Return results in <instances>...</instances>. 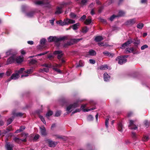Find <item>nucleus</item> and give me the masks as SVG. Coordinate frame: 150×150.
<instances>
[{"mask_svg":"<svg viewBox=\"0 0 150 150\" xmlns=\"http://www.w3.org/2000/svg\"><path fill=\"white\" fill-rule=\"evenodd\" d=\"M6 147L7 150H12L13 145L10 143H7L6 145Z\"/></svg>","mask_w":150,"mask_h":150,"instance_id":"6ab92c4d","label":"nucleus"},{"mask_svg":"<svg viewBox=\"0 0 150 150\" xmlns=\"http://www.w3.org/2000/svg\"><path fill=\"white\" fill-rule=\"evenodd\" d=\"M25 129V127L24 126H21L20 127V129L21 130V131H23Z\"/></svg>","mask_w":150,"mask_h":150,"instance_id":"774afa93","label":"nucleus"},{"mask_svg":"<svg viewBox=\"0 0 150 150\" xmlns=\"http://www.w3.org/2000/svg\"><path fill=\"white\" fill-rule=\"evenodd\" d=\"M56 23L57 24H59L61 26H64L65 25V24L64 22V20L63 21H62V20H59L58 21H57Z\"/></svg>","mask_w":150,"mask_h":150,"instance_id":"bb28decb","label":"nucleus"},{"mask_svg":"<svg viewBox=\"0 0 150 150\" xmlns=\"http://www.w3.org/2000/svg\"><path fill=\"white\" fill-rule=\"evenodd\" d=\"M89 62L90 63L92 64H94L96 62V61L94 59H90L89 60Z\"/></svg>","mask_w":150,"mask_h":150,"instance_id":"603ef678","label":"nucleus"},{"mask_svg":"<svg viewBox=\"0 0 150 150\" xmlns=\"http://www.w3.org/2000/svg\"><path fill=\"white\" fill-rule=\"evenodd\" d=\"M11 50H9L7 51L6 52V54L8 56L11 54Z\"/></svg>","mask_w":150,"mask_h":150,"instance_id":"13d9d810","label":"nucleus"},{"mask_svg":"<svg viewBox=\"0 0 150 150\" xmlns=\"http://www.w3.org/2000/svg\"><path fill=\"white\" fill-rule=\"evenodd\" d=\"M42 66L45 67L46 68H50L52 67V64H45L42 65Z\"/></svg>","mask_w":150,"mask_h":150,"instance_id":"f704fd0d","label":"nucleus"},{"mask_svg":"<svg viewBox=\"0 0 150 150\" xmlns=\"http://www.w3.org/2000/svg\"><path fill=\"white\" fill-rule=\"evenodd\" d=\"M148 47V46L147 45H144L141 47V49L142 50H144L145 48H147Z\"/></svg>","mask_w":150,"mask_h":150,"instance_id":"de8ad7c7","label":"nucleus"},{"mask_svg":"<svg viewBox=\"0 0 150 150\" xmlns=\"http://www.w3.org/2000/svg\"><path fill=\"white\" fill-rule=\"evenodd\" d=\"M118 16H117L113 15L112 16H111L110 18V20L111 21H112L116 17H117Z\"/></svg>","mask_w":150,"mask_h":150,"instance_id":"49530a36","label":"nucleus"},{"mask_svg":"<svg viewBox=\"0 0 150 150\" xmlns=\"http://www.w3.org/2000/svg\"><path fill=\"white\" fill-rule=\"evenodd\" d=\"M53 114V112L52 111L49 110V111L47 112V113L46 114V116L48 118H49V117L52 115Z\"/></svg>","mask_w":150,"mask_h":150,"instance_id":"7c9ffc66","label":"nucleus"},{"mask_svg":"<svg viewBox=\"0 0 150 150\" xmlns=\"http://www.w3.org/2000/svg\"><path fill=\"white\" fill-rule=\"evenodd\" d=\"M109 119H107L105 121V125L106 127L108 128V121Z\"/></svg>","mask_w":150,"mask_h":150,"instance_id":"3c124183","label":"nucleus"},{"mask_svg":"<svg viewBox=\"0 0 150 150\" xmlns=\"http://www.w3.org/2000/svg\"><path fill=\"white\" fill-rule=\"evenodd\" d=\"M118 130L119 131L122 132V131L123 126L121 123H120L118 124Z\"/></svg>","mask_w":150,"mask_h":150,"instance_id":"a878e982","label":"nucleus"},{"mask_svg":"<svg viewBox=\"0 0 150 150\" xmlns=\"http://www.w3.org/2000/svg\"><path fill=\"white\" fill-rule=\"evenodd\" d=\"M103 54L106 56L109 57H112L114 55V54L109 52L108 51H105L103 52Z\"/></svg>","mask_w":150,"mask_h":150,"instance_id":"f3484780","label":"nucleus"},{"mask_svg":"<svg viewBox=\"0 0 150 150\" xmlns=\"http://www.w3.org/2000/svg\"><path fill=\"white\" fill-rule=\"evenodd\" d=\"M12 72L10 70H8L6 72V75L9 76L11 75Z\"/></svg>","mask_w":150,"mask_h":150,"instance_id":"6e6d98bb","label":"nucleus"},{"mask_svg":"<svg viewBox=\"0 0 150 150\" xmlns=\"http://www.w3.org/2000/svg\"><path fill=\"white\" fill-rule=\"evenodd\" d=\"M39 117L41 121L43 122V123L44 124H45L46 122L44 118L42 116H40Z\"/></svg>","mask_w":150,"mask_h":150,"instance_id":"4c0bfd02","label":"nucleus"},{"mask_svg":"<svg viewBox=\"0 0 150 150\" xmlns=\"http://www.w3.org/2000/svg\"><path fill=\"white\" fill-rule=\"evenodd\" d=\"M33 72V69H30L28 70L26 72L27 73L25 74H23L21 76V77L22 78H23V77H27L28 76V74H30Z\"/></svg>","mask_w":150,"mask_h":150,"instance_id":"aec40b11","label":"nucleus"},{"mask_svg":"<svg viewBox=\"0 0 150 150\" xmlns=\"http://www.w3.org/2000/svg\"><path fill=\"white\" fill-rule=\"evenodd\" d=\"M79 25V23H77L74 24L73 25L71 26L72 27L73 29L74 30H76L78 29V27Z\"/></svg>","mask_w":150,"mask_h":150,"instance_id":"393cba45","label":"nucleus"},{"mask_svg":"<svg viewBox=\"0 0 150 150\" xmlns=\"http://www.w3.org/2000/svg\"><path fill=\"white\" fill-rule=\"evenodd\" d=\"M99 20L100 21L104 24H106V21L104 19L102 18H100Z\"/></svg>","mask_w":150,"mask_h":150,"instance_id":"a18cd8bd","label":"nucleus"},{"mask_svg":"<svg viewBox=\"0 0 150 150\" xmlns=\"http://www.w3.org/2000/svg\"><path fill=\"white\" fill-rule=\"evenodd\" d=\"M108 67L107 65H103L100 66L99 69L101 70H104L108 69Z\"/></svg>","mask_w":150,"mask_h":150,"instance_id":"b1692460","label":"nucleus"},{"mask_svg":"<svg viewBox=\"0 0 150 150\" xmlns=\"http://www.w3.org/2000/svg\"><path fill=\"white\" fill-rule=\"evenodd\" d=\"M125 14V12L122 11H120L119 12L118 15L117 16H123Z\"/></svg>","mask_w":150,"mask_h":150,"instance_id":"c756f323","label":"nucleus"},{"mask_svg":"<svg viewBox=\"0 0 150 150\" xmlns=\"http://www.w3.org/2000/svg\"><path fill=\"white\" fill-rule=\"evenodd\" d=\"M61 112L60 111H57L55 114V116L56 117H58L60 115Z\"/></svg>","mask_w":150,"mask_h":150,"instance_id":"37998d69","label":"nucleus"},{"mask_svg":"<svg viewBox=\"0 0 150 150\" xmlns=\"http://www.w3.org/2000/svg\"><path fill=\"white\" fill-rule=\"evenodd\" d=\"M95 11H94V9H92L91 11V14L92 15H93L94 14H95Z\"/></svg>","mask_w":150,"mask_h":150,"instance_id":"338daca9","label":"nucleus"},{"mask_svg":"<svg viewBox=\"0 0 150 150\" xmlns=\"http://www.w3.org/2000/svg\"><path fill=\"white\" fill-rule=\"evenodd\" d=\"M84 65L83 63L81 61H80L79 62V64H77L76 66V67H82Z\"/></svg>","mask_w":150,"mask_h":150,"instance_id":"473e14b6","label":"nucleus"},{"mask_svg":"<svg viewBox=\"0 0 150 150\" xmlns=\"http://www.w3.org/2000/svg\"><path fill=\"white\" fill-rule=\"evenodd\" d=\"M64 22L65 25H68L69 24L75 23V21L74 20L67 18L64 19Z\"/></svg>","mask_w":150,"mask_h":150,"instance_id":"6e6552de","label":"nucleus"},{"mask_svg":"<svg viewBox=\"0 0 150 150\" xmlns=\"http://www.w3.org/2000/svg\"><path fill=\"white\" fill-rule=\"evenodd\" d=\"M40 132L41 135L43 136H45L47 134V133L46 132V129L43 126L40 127Z\"/></svg>","mask_w":150,"mask_h":150,"instance_id":"f8f14e48","label":"nucleus"},{"mask_svg":"<svg viewBox=\"0 0 150 150\" xmlns=\"http://www.w3.org/2000/svg\"><path fill=\"white\" fill-rule=\"evenodd\" d=\"M54 20L55 19L53 18L50 21V22L51 24L52 25H54Z\"/></svg>","mask_w":150,"mask_h":150,"instance_id":"680f3d73","label":"nucleus"},{"mask_svg":"<svg viewBox=\"0 0 150 150\" xmlns=\"http://www.w3.org/2000/svg\"><path fill=\"white\" fill-rule=\"evenodd\" d=\"M132 41L131 39H129L127 42L123 44L122 45V47L123 48H125L128 46L131 43Z\"/></svg>","mask_w":150,"mask_h":150,"instance_id":"dca6fc26","label":"nucleus"},{"mask_svg":"<svg viewBox=\"0 0 150 150\" xmlns=\"http://www.w3.org/2000/svg\"><path fill=\"white\" fill-rule=\"evenodd\" d=\"M134 50V48L133 47H131L129 48H127L125 50V51L126 52H133Z\"/></svg>","mask_w":150,"mask_h":150,"instance_id":"2f4dec72","label":"nucleus"},{"mask_svg":"<svg viewBox=\"0 0 150 150\" xmlns=\"http://www.w3.org/2000/svg\"><path fill=\"white\" fill-rule=\"evenodd\" d=\"M34 4L36 5H45V6L46 7H50V5L49 3L47 2L45 3L44 1H36L34 2Z\"/></svg>","mask_w":150,"mask_h":150,"instance_id":"39448f33","label":"nucleus"},{"mask_svg":"<svg viewBox=\"0 0 150 150\" xmlns=\"http://www.w3.org/2000/svg\"><path fill=\"white\" fill-rule=\"evenodd\" d=\"M87 119L88 120H91L93 119V117L92 115H89Z\"/></svg>","mask_w":150,"mask_h":150,"instance_id":"052dcab7","label":"nucleus"},{"mask_svg":"<svg viewBox=\"0 0 150 150\" xmlns=\"http://www.w3.org/2000/svg\"><path fill=\"white\" fill-rule=\"evenodd\" d=\"M40 136L38 134H36L35 135L33 139V141H36L39 138Z\"/></svg>","mask_w":150,"mask_h":150,"instance_id":"c9c22d12","label":"nucleus"},{"mask_svg":"<svg viewBox=\"0 0 150 150\" xmlns=\"http://www.w3.org/2000/svg\"><path fill=\"white\" fill-rule=\"evenodd\" d=\"M45 42V39H42L40 41V43L41 44H44Z\"/></svg>","mask_w":150,"mask_h":150,"instance_id":"864d4df0","label":"nucleus"},{"mask_svg":"<svg viewBox=\"0 0 150 150\" xmlns=\"http://www.w3.org/2000/svg\"><path fill=\"white\" fill-rule=\"evenodd\" d=\"M128 56H118L116 59V60L118 61V63L120 64H122L127 62V59L125 57H127Z\"/></svg>","mask_w":150,"mask_h":150,"instance_id":"7ed1b4c3","label":"nucleus"},{"mask_svg":"<svg viewBox=\"0 0 150 150\" xmlns=\"http://www.w3.org/2000/svg\"><path fill=\"white\" fill-rule=\"evenodd\" d=\"M7 130L8 131L12 130V127L11 126H9L7 128Z\"/></svg>","mask_w":150,"mask_h":150,"instance_id":"69168bd1","label":"nucleus"},{"mask_svg":"<svg viewBox=\"0 0 150 150\" xmlns=\"http://www.w3.org/2000/svg\"><path fill=\"white\" fill-rule=\"evenodd\" d=\"M134 122L132 120L129 121V128L132 129L136 130L137 129V127L134 125Z\"/></svg>","mask_w":150,"mask_h":150,"instance_id":"423d86ee","label":"nucleus"},{"mask_svg":"<svg viewBox=\"0 0 150 150\" xmlns=\"http://www.w3.org/2000/svg\"><path fill=\"white\" fill-rule=\"evenodd\" d=\"M91 17L89 16L85 21V23L86 25L89 24L91 22Z\"/></svg>","mask_w":150,"mask_h":150,"instance_id":"5701e85b","label":"nucleus"},{"mask_svg":"<svg viewBox=\"0 0 150 150\" xmlns=\"http://www.w3.org/2000/svg\"><path fill=\"white\" fill-rule=\"evenodd\" d=\"M88 29L87 27H85L82 29V32L84 33H86L88 31Z\"/></svg>","mask_w":150,"mask_h":150,"instance_id":"a19ab883","label":"nucleus"},{"mask_svg":"<svg viewBox=\"0 0 150 150\" xmlns=\"http://www.w3.org/2000/svg\"><path fill=\"white\" fill-rule=\"evenodd\" d=\"M89 54L91 56H93L96 54V52L93 50H91L89 51Z\"/></svg>","mask_w":150,"mask_h":150,"instance_id":"c85d7f7f","label":"nucleus"},{"mask_svg":"<svg viewBox=\"0 0 150 150\" xmlns=\"http://www.w3.org/2000/svg\"><path fill=\"white\" fill-rule=\"evenodd\" d=\"M86 18V16L85 15H84L81 17L80 19V21H83Z\"/></svg>","mask_w":150,"mask_h":150,"instance_id":"4d7b16f0","label":"nucleus"},{"mask_svg":"<svg viewBox=\"0 0 150 150\" xmlns=\"http://www.w3.org/2000/svg\"><path fill=\"white\" fill-rule=\"evenodd\" d=\"M28 135V134H27L23 133L22 134V137L23 136L24 137V139H19L18 137H15L14 138L13 140L15 142L18 143H20L23 142H25L26 141V139Z\"/></svg>","mask_w":150,"mask_h":150,"instance_id":"20e7f679","label":"nucleus"},{"mask_svg":"<svg viewBox=\"0 0 150 150\" xmlns=\"http://www.w3.org/2000/svg\"><path fill=\"white\" fill-rule=\"evenodd\" d=\"M53 69L55 71H57V72L59 73H61V71L57 69L56 68H53Z\"/></svg>","mask_w":150,"mask_h":150,"instance_id":"09e8293b","label":"nucleus"},{"mask_svg":"<svg viewBox=\"0 0 150 150\" xmlns=\"http://www.w3.org/2000/svg\"><path fill=\"white\" fill-rule=\"evenodd\" d=\"M16 55H13L11 57L9 58L7 61L8 64H10L15 62Z\"/></svg>","mask_w":150,"mask_h":150,"instance_id":"1a4fd4ad","label":"nucleus"},{"mask_svg":"<svg viewBox=\"0 0 150 150\" xmlns=\"http://www.w3.org/2000/svg\"><path fill=\"white\" fill-rule=\"evenodd\" d=\"M88 0H81V4L83 5L85 4L88 1Z\"/></svg>","mask_w":150,"mask_h":150,"instance_id":"8fccbe9b","label":"nucleus"},{"mask_svg":"<svg viewBox=\"0 0 150 150\" xmlns=\"http://www.w3.org/2000/svg\"><path fill=\"white\" fill-rule=\"evenodd\" d=\"M23 57L22 56H19L16 57V56L15 62L18 63H20L23 60Z\"/></svg>","mask_w":150,"mask_h":150,"instance_id":"ddd939ff","label":"nucleus"},{"mask_svg":"<svg viewBox=\"0 0 150 150\" xmlns=\"http://www.w3.org/2000/svg\"><path fill=\"white\" fill-rule=\"evenodd\" d=\"M25 69L24 68H21L18 71V74L22 73L23 71Z\"/></svg>","mask_w":150,"mask_h":150,"instance_id":"79ce46f5","label":"nucleus"},{"mask_svg":"<svg viewBox=\"0 0 150 150\" xmlns=\"http://www.w3.org/2000/svg\"><path fill=\"white\" fill-rule=\"evenodd\" d=\"M46 142L48 144L49 146L51 147H54L57 144L56 142L52 141L50 139H47Z\"/></svg>","mask_w":150,"mask_h":150,"instance_id":"9b49d317","label":"nucleus"},{"mask_svg":"<svg viewBox=\"0 0 150 150\" xmlns=\"http://www.w3.org/2000/svg\"><path fill=\"white\" fill-rule=\"evenodd\" d=\"M19 77V76L18 74L17 73L13 74L11 76V79L14 80L18 79Z\"/></svg>","mask_w":150,"mask_h":150,"instance_id":"412c9836","label":"nucleus"},{"mask_svg":"<svg viewBox=\"0 0 150 150\" xmlns=\"http://www.w3.org/2000/svg\"><path fill=\"white\" fill-rule=\"evenodd\" d=\"M81 102L82 100H78L77 101L73 104L67 107V110L70 112L72 109L78 107L79 106V103Z\"/></svg>","mask_w":150,"mask_h":150,"instance_id":"f03ea898","label":"nucleus"},{"mask_svg":"<svg viewBox=\"0 0 150 150\" xmlns=\"http://www.w3.org/2000/svg\"><path fill=\"white\" fill-rule=\"evenodd\" d=\"M134 44L135 45H138L140 43V41L139 40L137 39L134 40Z\"/></svg>","mask_w":150,"mask_h":150,"instance_id":"58836bf2","label":"nucleus"},{"mask_svg":"<svg viewBox=\"0 0 150 150\" xmlns=\"http://www.w3.org/2000/svg\"><path fill=\"white\" fill-rule=\"evenodd\" d=\"M136 22V19L134 18L127 21L126 23V24L128 25H132L135 23Z\"/></svg>","mask_w":150,"mask_h":150,"instance_id":"9d476101","label":"nucleus"},{"mask_svg":"<svg viewBox=\"0 0 150 150\" xmlns=\"http://www.w3.org/2000/svg\"><path fill=\"white\" fill-rule=\"evenodd\" d=\"M104 39V38L102 36H97L95 38V40L97 42L101 41Z\"/></svg>","mask_w":150,"mask_h":150,"instance_id":"4be33fe9","label":"nucleus"},{"mask_svg":"<svg viewBox=\"0 0 150 150\" xmlns=\"http://www.w3.org/2000/svg\"><path fill=\"white\" fill-rule=\"evenodd\" d=\"M66 38V37H58L56 36H50L48 38V39L49 42H54L55 43H57L61 41L64 40Z\"/></svg>","mask_w":150,"mask_h":150,"instance_id":"f257e3e1","label":"nucleus"},{"mask_svg":"<svg viewBox=\"0 0 150 150\" xmlns=\"http://www.w3.org/2000/svg\"><path fill=\"white\" fill-rule=\"evenodd\" d=\"M149 139V137L147 136H144V137L142 138V140L143 141H146L148 140Z\"/></svg>","mask_w":150,"mask_h":150,"instance_id":"ea45409f","label":"nucleus"},{"mask_svg":"<svg viewBox=\"0 0 150 150\" xmlns=\"http://www.w3.org/2000/svg\"><path fill=\"white\" fill-rule=\"evenodd\" d=\"M62 65L61 64H55V65L53 66V68H56V67H61Z\"/></svg>","mask_w":150,"mask_h":150,"instance_id":"e2e57ef3","label":"nucleus"},{"mask_svg":"<svg viewBox=\"0 0 150 150\" xmlns=\"http://www.w3.org/2000/svg\"><path fill=\"white\" fill-rule=\"evenodd\" d=\"M34 15V13L33 12H29L26 14V16L29 18H31Z\"/></svg>","mask_w":150,"mask_h":150,"instance_id":"cd10ccee","label":"nucleus"},{"mask_svg":"<svg viewBox=\"0 0 150 150\" xmlns=\"http://www.w3.org/2000/svg\"><path fill=\"white\" fill-rule=\"evenodd\" d=\"M48 52V51L46 52H45L41 53L40 54H38L36 56H41L42 55H44L45 54H47Z\"/></svg>","mask_w":150,"mask_h":150,"instance_id":"5fc2aeb1","label":"nucleus"},{"mask_svg":"<svg viewBox=\"0 0 150 150\" xmlns=\"http://www.w3.org/2000/svg\"><path fill=\"white\" fill-rule=\"evenodd\" d=\"M13 118H9L7 120V125H9L13 121Z\"/></svg>","mask_w":150,"mask_h":150,"instance_id":"e433bc0d","label":"nucleus"},{"mask_svg":"<svg viewBox=\"0 0 150 150\" xmlns=\"http://www.w3.org/2000/svg\"><path fill=\"white\" fill-rule=\"evenodd\" d=\"M42 71H44L45 72H47L49 71V68H46L43 69Z\"/></svg>","mask_w":150,"mask_h":150,"instance_id":"bf43d9fd","label":"nucleus"},{"mask_svg":"<svg viewBox=\"0 0 150 150\" xmlns=\"http://www.w3.org/2000/svg\"><path fill=\"white\" fill-rule=\"evenodd\" d=\"M70 16L71 18H75L76 16L74 13H71L70 14Z\"/></svg>","mask_w":150,"mask_h":150,"instance_id":"c03bdc74","label":"nucleus"},{"mask_svg":"<svg viewBox=\"0 0 150 150\" xmlns=\"http://www.w3.org/2000/svg\"><path fill=\"white\" fill-rule=\"evenodd\" d=\"M137 28L141 29L144 27V24L142 23H139L137 25Z\"/></svg>","mask_w":150,"mask_h":150,"instance_id":"72a5a7b5","label":"nucleus"},{"mask_svg":"<svg viewBox=\"0 0 150 150\" xmlns=\"http://www.w3.org/2000/svg\"><path fill=\"white\" fill-rule=\"evenodd\" d=\"M86 104H84L82 105L81 107V109L83 111V112H88L89 111H91L95 109V108H91L90 109H84V108L86 107Z\"/></svg>","mask_w":150,"mask_h":150,"instance_id":"4468645a","label":"nucleus"},{"mask_svg":"<svg viewBox=\"0 0 150 150\" xmlns=\"http://www.w3.org/2000/svg\"><path fill=\"white\" fill-rule=\"evenodd\" d=\"M66 3H64L62 4L60 7H58L56 9V11L55 12V13L56 14H59L62 12V8L64 7L66 5Z\"/></svg>","mask_w":150,"mask_h":150,"instance_id":"0eeeda50","label":"nucleus"},{"mask_svg":"<svg viewBox=\"0 0 150 150\" xmlns=\"http://www.w3.org/2000/svg\"><path fill=\"white\" fill-rule=\"evenodd\" d=\"M110 78V76L106 73H105L103 75V79L105 81H108Z\"/></svg>","mask_w":150,"mask_h":150,"instance_id":"a211bd4d","label":"nucleus"},{"mask_svg":"<svg viewBox=\"0 0 150 150\" xmlns=\"http://www.w3.org/2000/svg\"><path fill=\"white\" fill-rule=\"evenodd\" d=\"M54 54H58L57 58L58 59H60L62 57L63 54L62 53V51L61 50L55 51L54 52Z\"/></svg>","mask_w":150,"mask_h":150,"instance_id":"2eb2a0df","label":"nucleus"},{"mask_svg":"<svg viewBox=\"0 0 150 150\" xmlns=\"http://www.w3.org/2000/svg\"><path fill=\"white\" fill-rule=\"evenodd\" d=\"M80 111V109H77V110H75L74 111H73L72 113V114H73L76 112H79Z\"/></svg>","mask_w":150,"mask_h":150,"instance_id":"0e129e2a","label":"nucleus"}]
</instances>
